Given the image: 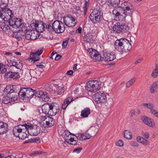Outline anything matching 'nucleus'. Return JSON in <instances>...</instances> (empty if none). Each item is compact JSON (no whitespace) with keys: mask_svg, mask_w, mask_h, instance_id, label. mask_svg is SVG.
Instances as JSON below:
<instances>
[{"mask_svg":"<svg viewBox=\"0 0 158 158\" xmlns=\"http://www.w3.org/2000/svg\"><path fill=\"white\" fill-rule=\"evenodd\" d=\"M153 109L154 108L151 110L150 112L152 114H154L155 117L158 118V112L156 110Z\"/></svg>","mask_w":158,"mask_h":158,"instance_id":"obj_52","label":"nucleus"},{"mask_svg":"<svg viewBox=\"0 0 158 158\" xmlns=\"http://www.w3.org/2000/svg\"><path fill=\"white\" fill-rule=\"evenodd\" d=\"M68 40H66L65 41H64L62 44V47L63 48H65L67 47L68 43Z\"/></svg>","mask_w":158,"mask_h":158,"instance_id":"obj_60","label":"nucleus"},{"mask_svg":"<svg viewBox=\"0 0 158 158\" xmlns=\"http://www.w3.org/2000/svg\"><path fill=\"white\" fill-rule=\"evenodd\" d=\"M30 25L33 29H36L37 27L38 28L40 27L39 26L40 24H38V22L35 21H32L31 22Z\"/></svg>","mask_w":158,"mask_h":158,"instance_id":"obj_44","label":"nucleus"},{"mask_svg":"<svg viewBox=\"0 0 158 158\" xmlns=\"http://www.w3.org/2000/svg\"><path fill=\"white\" fill-rule=\"evenodd\" d=\"M85 37L86 39L87 42L90 43H92L93 42V38L92 34L89 33L86 35L85 36Z\"/></svg>","mask_w":158,"mask_h":158,"instance_id":"obj_41","label":"nucleus"},{"mask_svg":"<svg viewBox=\"0 0 158 158\" xmlns=\"http://www.w3.org/2000/svg\"><path fill=\"white\" fill-rule=\"evenodd\" d=\"M82 149L81 148H77L73 150V152H76L77 153H79L81 152Z\"/></svg>","mask_w":158,"mask_h":158,"instance_id":"obj_59","label":"nucleus"},{"mask_svg":"<svg viewBox=\"0 0 158 158\" xmlns=\"http://www.w3.org/2000/svg\"><path fill=\"white\" fill-rule=\"evenodd\" d=\"M43 48L40 49L38 50L37 51L35 52L37 54H38V56H39L43 52Z\"/></svg>","mask_w":158,"mask_h":158,"instance_id":"obj_62","label":"nucleus"},{"mask_svg":"<svg viewBox=\"0 0 158 158\" xmlns=\"http://www.w3.org/2000/svg\"><path fill=\"white\" fill-rule=\"evenodd\" d=\"M25 125L26 128H28L27 132L31 135L36 136L40 132V128L37 125L34 126L30 123Z\"/></svg>","mask_w":158,"mask_h":158,"instance_id":"obj_9","label":"nucleus"},{"mask_svg":"<svg viewBox=\"0 0 158 158\" xmlns=\"http://www.w3.org/2000/svg\"><path fill=\"white\" fill-rule=\"evenodd\" d=\"M7 67L2 63H0V74H4L6 72Z\"/></svg>","mask_w":158,"mask_h":158,"instance_id":"obj_39","label":"nucleus"},{"mask_svg":"<svg viewBox=\"0 0 158 158\" xmlns=\"http://www.w3.org/2000/svg\"><path fill=\"white\" fill-rule=\"evenodd\" d=\"M5 76L7 78H12L13 79H18L19 77L18 73H15L11 71H9L6 73Z\"/></svg>","mask_w":158,"mask_h":158,"instance_id":"obj_22","label":"nucleus"},{"mask_svg":"<svg viewBox=\"0 0 158 158\" xmlns=\"http://www.w3.org/2000/svg\"><path fill=\"white\" fill-rule=\"evenodd\" d=\"M90 114V108H86L81 111V115L84 118H86L88 117Z\"/></svg>","mask_w":158,"mask_h":158,"instance_id":"obj_31","label":"nucleus"},{"mask_svg":"<svg viewBox=\"0 0 158 158\" xmlns=\"http://www.w3.org/2000/svg\"><path fill=\"white\" fill-rule=\"evenodd\" d=\"M52 29L58 33L63 32L65 29L64 24L58 20L55 21L52 24Z\"/></svg>","mask_w":158,"mask_h":158,"instance_id":"obj_7","label":"nucleus"},{"mask_svg":"<svg viewBox=\"0 0 158 158\" xmlns=\"http://www.w3.org/2000/svg\"><path fill=\"white\" fill-rule=\"evenodd\" d=\"M44 152L41 151H36L32 153L33 155H38L40 154L43 153Z\"/></svg>","mask_w":158,"mask_h":158,"instance_id":"obj_61","label":"nucleus"},{"mask_svg":"<svg viewBox=\"0 0 158 158\" xmlns=\"http://www.w3.org/2000/svg\"><path fill=\"white\" fill-rule=\"evenodd\" d=\"M70 132L67 130L63 132V136L66 142L69 141L72 138Z\"/></svg>","mask_w":158,"mask_h":158,"instance_id":"obj_30","label":"nucleus"},{"mask_svg":"<svg viewBox=\"0 0 158 158\" xmlns=\"http://www.w3.org/2000/svg\"><path fill=\"white\" fill-rule=\"evenodd\" d=\"M126 8V10L127 11H124V10H121L120 13H119L116 17H114V19L117 21H119L120 22L124 21L125 20V18L127 15L130 16L132 14H131V12L129 10H130L128 7Z\"/></svg>","mask_w":158,"mask_h":158,"instance_id":"obj_8","label":"nucleus"},{"mask_svg":"<svg viewBox=\"0 0 158 158\" xmlns=\"http://www.w3.org/2000/svg\"><path fill=\"white\" fill-rule=\"evenodd\" d=\"M116 145L119 147H122L123 146V143L122 140H119L116 143Z\"/></svg>","mask_w":158,"mask_h":158,"instance_id":"obj_57","label":"nucleus"},{"mask_svg":"<svg viewBox=\"0 0 158 158\" xmlns=\"http://www.w3.org/2000/svg\"><path fill=\"white\" fill-rule=\"evenodd\" d=\"M24 30V31H26L24 35L25 39L28 40H31V31L30 30Z\"/></svg>","mask_w":158,"mask_h":158,"instance_id":"obj_36","label":"nucleus"},{"mask_svg":"<svg viewBox=\"0 0 158 158\" xmlns=\"http://www.w3.org/2000/svg\"><path fill=\"white\" fill-rule=\"evenodd\" d=\"M10 63L12 66L15 67L17 69H20L23 67L22 62L19 60L18 58L12 57L10 60Z\"/></svg>","mask_w":158,"mask_h":158,"instance_id":"obj_14","label":"nucleus"},{"mask_svg":"<svg viewBox=\"0 0 158 158\" xmlns=\"http://www.w3.org/2000/svg\"><path fill=\"white\" fill-rule=\"evenodd\" d=\"M22 125H18L17 126H16L15 127V128H16V130H17V131L19 133H20L22 131Z\"/></svg>","mask_w":158,"mask_h":158,"instance_id":"obj_51","label":"nucleus"},{"mask_svg":"<svg viewBox=\"0 0 158 158\" xmlns=\"http://www.w3.org/2000/svg\"><path fill=\"white\" fill-rule=\"evenodd\" d=\"M0 27L2 30L6 34H10L13 31V27L12 25L6 24L5 22H2L0 24Z\"/></svg>","mask_w":158,"mask_h":158,"instance_id":"obj_17","label":"nucleus"},{"mask_svg":"<svg viewBox=\"0 0 158 158\" xmlns=\"http://www.w3.org/2000/svg\"><path fill=\"white\" fill-rule=\"evenodd\" d=\"M135 78H133L128 81L129 82H130L131 85H132L135 82Z\"/></svg>","mask_w":158,"mask_h":158,"instance_id":"obj_64","label":"nucleus"},{"mask_svg":"<svg viewBox=\"0 0 158 158\" xmlns=\"http://www.w3.org/2000/svg\"><path fill=\"white\" fill-rule=\"evenodd\" d=\"M42 120L45 121L46 124L45 126L47 127L52 126L55 124V120L52 117L48 116H45L42 118Z\"/></svg>","mask_w":158,"mask_h":158,"instance_id":"obj_16","label":"nucleus"},{"mask_svg":"<svg viewBox=\"0 0 158 158\" xmlns=\"http://www.w3.org/2000/svg\"><path fill=\"white\" fill-rule=\"evenodd\" d=\"M143 122L148 126L153 127L155 126L154 121L151 118L145 117H143L142 118Z\"/></svg>","mask_w":158,"mask_h":158,"instance_id":"obj_19","label":"nucleus"},{"mask_svg":"<svg viewBox=\"0 0 158 158\" xmlns=\"http://www.w3.org/2000/svg\"><path fill=\"white\" fill-rule=\"evenodd\" d=\"M102 12L97 9H94L89 18L94 24L99 23L102 19Z\"/></svg>","mask_w":158,"mask_h":158,"instance_id":"obj_4","label":"nucleus"},{"mask_svg":"<svg viewBox=\"0 0 158 158\" xmlns=\"http://www.w3.org/2000/svg\"><path fill=\"white\" fill-rule=\"evenodd\" d=\"M28 123H27V124H26V123L24 124H23V125H22V128L21 129H22V131L21 132V133H24L26 132V131H27V130H28V128H26L25 125H27L28 124Z\"/></svg>","mask_w":158,"mask_h":158,"instance_id":"obj_53","label":"nucleus"},{"mask_svg":"<svg viewBox=\"0 0 158 158\" xmlns=\"http://www.w3.org/2000/svg\"><path fill=\"white\" fill-rule=\"evenodd\" d=\"M73 101V99L72 97H68L64 100L62 106V108L64 110L66 109L67 106Z\"/></svg>","mask_w":158,"mask_h":158,"instance_id":"obj_27","label":"nucleus"},{"mask_svg":"<svg viewBox=\"0 0 158 158\" xmlns=\"http://www.w3.org/2000/svg\"><path fill=\"white\" fill-rule=\"evenodd\" d=\"M142 135L146 139H148L149 136L148 133L146 132L142 131Z\"/></svg>","mask_w":158,"mask_h":158,"instance_id":"obj_58","label":"nucleus"},{"mask_svg":"<svg viewBox=\"0 0 158 158\" xmlns=\"http://www.w3.org/2000/svg\"><path fill=\"white\" fill-rule=\"evenodd\" d=\"M120 0H108L107 5L110 8L114 7L116 8L118 6V5L119 3Z\"/></svg>","mask_w":158,"mask_h":158,"instance_id":"obj_24","label":"nucleus"},{"mask_svg":"<svg viewBox=\"0 0 158 158\" xmlns=\"http://www.w3.org/2000/svg\"><path fill=\"white\" fill-rule=\"evenodd\" d=\"M11 102V98L7 96L3 97L2 99V102L5 104H7Z\"/></svg>","mask_w":158,"mask_h":158,"instance_id":"obj_38","label":"nucleus"},{"mask_svg":"<svg viewBox=\"0 0 158 158\" xmlns=\"http://www.w3.org/2000/svg\"><path fill=\"white\" fill-rule=\"evenodd\" d=\"M103 60L107 61H112L116 58V56L114 52L105 50L103 55Z\"/></svg>","mask_w":158,"mask_h":158,"instance_id":"obj_12","label":"nucleus"},{"mask_svg":"<svg viewBox=\"0 0 158 158\" xmlns=\"http://www.w3.org/2000/svg\"><path fill=\"white\" fill-rule=\"evenodd\" d=\"M157 88L154 82L153 83L150 87V90L151 93H154L157 92Z\"/></svg>","mask_w":158,"mask_h":158,"instance_id":"obj_42","label":"nucleus"},{"mask_svg":"<svg viewBox=\"0 0 158 158\" xmlns=\"http://www.w3.org/2000/svg\"><path fill=\"white\" fill-rule=\"evenodd\" d=\"M51 103H45L42 106V112L46 114H49L50 110Z\"/></svg>","mask_w":158,"mask_h":158,"instance_id":"obj_21","label":"nucleus"},{"mask_svg":"<svg viewBox=\"0 0 158 158\" xmlns=\"http://www.w3.org/2000/svg\"><path fill=\"white\" fill-rule=\"evenodd\" d=\"M65 89V88L63 85H62L61 86L57 85L56 91L58 94L61 95L64 93Z\"/></svg>","mask_w":158,"mask_h":158,"instance_id":"obj_32","label":"nucleus"},{"mask_svg":"<svg viewBox=\"0 0 158 158\" xmlns=\"http://www.w3.org/2000/svg\"><path fill=\"white\" fill-rule=\"evenodd\" d=\"M26 88H21L19 91L18 93L19 96L21 99H24L27 98L26 96Z\"/></svg>","mask_w":158,"mask_h":158,"instance_id":"obj_29","label":"nucleus"},{"mask_svg":"<svg viewBox=\"0 0 158 158\" xmlns=\"http://www.w3.org/2000/svg\"><path fill=\"white\" fill-rule=\"evenodd\" d=\"M131 144L132 146L136 147H138L139 146V145L136 142L134 141L132 142Z\"/></svg>","mask_w":158,"mask_h":158,"instance_id":"obj_63","label":"nucleus"},{"mask_svg":"<svg viewBox=\"0 0 158 158\" xmlns=\"http://www.w3.org/2000/svg\"><path fill=\"white\" fill-rule=\"evenodd\" d=\"M8 131L7 124L5 123L0 122V135L6 133Z\"/></svg>","mask_w":158,"mask_h":158,"instance_id":"obj_23","label":"nucleus"},{"mask_svg":"<svg viewBox=\"0 0 158 158\" xmlns=\"http://www.w3.org/2000/svg\"><path fill=\"white\" fill-rule=\"evenodd\" d=\"M12 93L17 92L19 90V87L15 85H12Z\"/></svg>","mask_w":158,"mask_h":158,"instance_id":"obj_50","label":"nucleus"},{"mask_svg":"<svg viewBox=\"0 0 158 158\" xmlns=\"http://www.w3.org/2000/svg\"><path fill=\"white\" fill-rule=\"evenodd\" d=\"M12 85H7L5 89L3 90L4 93L7 94L12 93Z\"/></svg>","mask_w":158,"mask_h":158,"instance_id":"obj_40","label":"nucleus"},{"mask_svg":"<svg viewBox=\"0 0 158 158\" xmlns=\"http://www.w3.org/2000/svg\"><path fill=\"white\" fill-rule=\"evenodd\" d=\"M39 140L40 139L39 137H36L29 139V141L30 143L36 142L37 141H39Z\"/></svg>","mask_w":158,"mask_h":158,"instance_id":"obj_55","label":"nucleus"},{"mask_svg":"<svg viewBox=\"0 0 158 158\" xmlns=\"http://www.w3.org/2000/svg\"><path fill=\"white\" fill-rule=\"evenodd\" d=\"M143 106L150 109V111L154 107V105L152 103H143Z\"/></svg>","mask_w":158,"mask_h":158,"instance_id":"obj_46","label":"nucleus"},{"mask_svg":"<svg viewBox=\"0 0 158 158\" xmlns=\"http://www.w3.org/2000/svg\"><path fill=\"white\" fill-rule=\"evenodd\" d=\"M124 137L127 139H131L132 135L131 131L129 130H125L124 132Z\"/></svg>","mask_w":158,"mask_h":158,"instance_id":"obj_34","label":"nucleus"},{"mask_svg":"<svg viewBox=\"0 0 158 158\" xmlns=\"http://www.w3.org/2000/svg\"><path fill=\"white\" fill-rule=\"evenodd\" d=\"M100 83L96 80L89 81L87 83L86 89L91 92H95L100 88Z\"/></svg>","mask_w":158,"mask_h":158,"instance_id":"obj_6","label":"nucleus"},{"mask_svg":"<svg viewBox=\"0 0 158 158\" xmlns=\"http://www.w3.org/2000/svg\"><path fill=\"white\" fill-rule=\"evenodd\" d=\"M98 131V129L95 127H91L86 132L84 133H81L78 135V136H76L80 140H83L89 139L91 137L94 136Z\"/></svg>","mask_w":158,"mask_h":158,"instance_id":"obj_2","label":"nucleus"},{"mask_svg":"<svg viewBox=\"0 0 158 158\" xmlns=\"http://www.w3.org/2000/svg\"><path fill=\"white\" fill-rule=\"evenodd\" d=\"M9 23L13 27V29L19 27L23 28V25L22 24L21 21L18 19L12 18L9 20Z\"/></svg>","mask_w":158,"mask_h":158,"instance_id":"obj_15","label":"nucleus"},{"mask_svg":"<svg viewBox=\"0 0 158 158\" xmlns=\"http://www.w3.org/2000/svg\"><path fill=\"white\" fill-rule=\"evenodd\" d=\"M42 93L43 91H36V90H35L34 92V98H36V97L39 98L40 99V98L41 97V95H42Z\"/></svg>","mask_w":158,"mask_h":158,"instance_id":"obj_45","label":"nucleus"},{"mask_svg":"<svg viewBox=\"0 0 158 158\" xmlns=\"http://www.w3.org/2000/svg\"><path fill=\"white\" fill-rule=\"evenodd\" d=\"M27 136V135L26 133H20L19 138L22 139H26Z\"/></svg>","mask_w":158,"mask_h":158,"instance_id":"obj_47","label":"nucleus"},{"mask_svg":"<svg viewBox=\"0 0 158 158\" xmlns=\"http://www.w3.org/2000/svg\"><path fill=\"white\" fill-rule=\"evenodd\" d=\"M118 9H121V10H124V11H127V10H126L127 7H128L130 8V10H129L131 12V14H132L134 10L132 9V6H127V3L126 2H124L123 3H122L121 4V6H118Z\"/></svg>","mask_w":158,"mask_h":158,"instance_id":"obj_25","label":"nucleus"},{"mask_svg":"<svg viewBox=\"0 0 158 158\" xmlns=\"http://www.w3.org/2000/svg\"><path fill=\"white\" fill-rule=\"evenodd\" d=\"M151 76L154 78L158 77V64H156V68L153 71Z\"/></svg>","mask_w":158,"mask_h":158,"instance_id":"obj_37","label":"nucleus"},{"mask_svg":"<svg viewBox=\"0 0 158 158\" xmlns=\"http://www.w3.org/2000/svg\"><path fill=\"white\" fill-rule=\"evenodd\" d=\"M63 21L65 25L69 27H73L76 24L75 19L72 17L67 16L64 17Z\"/></svg>","mask_w":158,"mask_h":158,"instance_id":"obj_13","label":"nucleus"},{"mask_svg":"<svg viewBox=\"0 0 158 158\" xmlns=\"http://www.w3.org/2000/svg\"><path fill=\"white\" fill-rule=\"evenodd\" d=\"M42 95L40 98L41 101H42L46 102L48 101L49 100V96L48 95V93L46 92H43Z\"/></svg>","mask_w":158,"mask_h":158,"instance_id":"obj_33","label":"nucleus"},{"mask_svg":"<svg viewBox=\"0 0 158 158\" xmlns=\"http://www.w3.org/2000/svg\"><path fill=\"white\" fill-rule=\"evenodd\" d=\"M31 40H34L37 39V34H36L34 31H31Z\"/></svg>","mask_w":158,"mask_h":158,"instance_id":"obj_48","label":"nucleus"},{"mask_svg":"<svg viewBox=\"0 0 158 158\" xmlns=\"http://www.w3.org/2000/svg\"><path fill=\"white\" fill-rule=\"evenodd\" d=\"M88 52L89 53L91 57L95 61H102L103 60V57L101 56V54L96 50L92 48H89Z\"/></svg>","mask_w":158,"mask_h":158,"instance_id":"obj_10","label":"nucleus"},{"mask_svg":"<svg viewBox=\"0 0 158 158\" xmlns=\"http://www.w3.org/2000/svg\"><path fill=\"white\" fill-rule=\"evenodd\" d=\"M118 6H116V8L113 7V8H110L109 12L110 13H112L114 15V17H116L121 11V9H118Z\"/></svg>","mask_w":158,"mask_h":158,"instance_id":"obj_28","label":"nucleus"},{"mask_svg":"<svg viewBox=\"0 0 158 158\" xmlns=\"http://www.w3.org/2000/svg\"><path fill=\"white\" fill-rule=\"evenodd\" d=\"M114 48L119 52H127L131 49V45L129 40L124 38L115 41Z\"/></svg>","mask_w":158,"mask_h":158,"instance_id":"obj_1","label":"nucleus"},{"mask_svg":"<svg viewBox=\"0 0 158 158\" xmlns=\"http://www.w3.org/2000/svg\"><path fill=\"white\" fill-rule=\"evenodd\" d=\"M59 111V105L56 103H51L50 110L49 114L50 116L55 115Z\"/></svg>","mask_w":158,"mask_h":158,"instance_id":"obj_18","label":"nucleus"},{"mask_svg":"<svg viewBox=\"0 0 158 158\" xmlns=\"http://www.w3.org/2000/svg\"><path fill=\"white\" fill-rule=\"evenodd\" d=\"M45 89L49 91V92H51L53 90L52 86L51 85L49 84L46 85L45 87Z\"/></svg>","mask_w":158,"mask_h":158,"instance_id":"obj_54","label":"nucleus"},{"mask_svg":"<svg viewBox=\"0 0 158 158\" xmlns=\"http://www.w3.org/2000/svg\"><path fill=\"white\" fill-rule=\"evenodd\" d=\"M107 100L106 95L104 93L98 92L95 94V101L97 103H102Z\"/></svg>","mask_w":158,"mask_h":158,"instance_id":"obj_11","label":"nucleus"},{"mask_svg":"<svg viewBox=\"0 0 158 158\" xmlns=\"http://www.w3.org/2000/svg\"><path fill=\"white\" fill-rule=\"evenodd\" d=\"M139 142L143 145H146L148 144L149 143V142H148V141L147 139H144V138L143 139L142 141H139Z\"/></svg>","mask_w":158,"mask_h":158,"instance_id":"obj_56","label":"nucleus"},{"mask_svg":"<svg viewBox=\"0 0 158 158\" xmlns=\"http://www.w3.org/2000/svg\"><path fill=\"white\" fill-rule=\"evenodd\" d=\"M30 56L32 59V61H33L34 62L40 59L39 56L35 52L32 53Z\"/></svg>","mask_w":158,"mask_h":158,"instance_id":"obj_35","label":"nucleus"},{"mask_svg":"<svg viewBox=\"0 0 158 158\" xmlns=\"http://www.w3.org/2000/svg\"><path fill=\"white\" fill-rule=\"evenodd\" d=\"M24 31L23 28H22L21 30H20L18 31L14 32V35L15 38L18 40H20L24 37L25 35V32H23Z\"/></svg>","mask_w":158,"mask_h":158,"instance_id":"obj_20","label":"nucleus"},{"mask_svg":"<svg viewBox=\"0 0 158 158\" xmlns=\"http://www.w3.org/2000/svg\"><path fill=\"white\" fill-rule=\"evenodd\" d=\"M14 16L13 13L10 9L0 7V18L4 21H9Z\"/></svg>","mask_w":158,"mask_h":158,"instance_id":"obj_3","label":"nucleus"},{"mask_svg":"<svg viewBox=\"0 0 158 158\" xmlns=\"http://www.w3.org/2000/svg\"><path fill=\"white\" fill-rule=\"evenodd\" d=\"M13 133L14 135L16 137H19L20 133H19L16 128L14 127L13 129Z\"/></svg>","mask_w":158,"mask_h":158,"instance_id":"obj_49","label":"nucleus"},{"mask_svg":"<svg viewBox=\"0 0 158 158\" xmlns=\"http://www.w3.org/2000/svg\"><path fill=\"white\" fill-rule=\"evenodd\" d=\"M78 135H77V136H78ZM75 136H76V135H75ZM76 138H77L76 137ZM78 138V139L79 140ZM78 140H75L74 139V138H71V139H70L69 141H68L67 142L69 144H70L72 145H75L76 144L77 142L78 141Z\"/></svg>","mask_w":158,"mask_h":158,"instance_id":"obj_43","label":"nucleus"},{"mask_svg":"<svg viewBox=\"0 0 158 158\" xmlns=\"http://www.w3.org/2000/svg\"><path fill=\"white\" fill-rule=\"evenodd\" d=\"M26 96L27 98H31L34 96L35 91L30 88H26Z\"/></svg>","mask_w":158,"mask_h":158,"instance_id":"obj_26","label":"nucleus"},{"mask_svg":"<svg viewBox=\"0 0 158 158\" xmlns=\"http://www.w3.org/2000/svg\"><path fill=\"white\" fill-rule=\"evenodd\" d=\"M112 29L116 33L123 34L128 32L129 28L127 25L118 22L114 25Z\"/></svg>","mask_w":158,"mask_h":158,"instance_id":"obj_5","label":"nucleus"}]
</instances>
